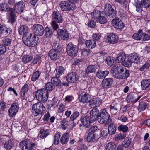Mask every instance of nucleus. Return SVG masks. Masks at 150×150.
<instances>
[{
    "label": "nucleus",
    "instance_id": "f257e3e1",
    "mask_svg": "<svg viewBox=\"0 0 150 150\" xmlns=\"http://www.w3.org/2000/svg\"><path fill=\"white\" fill-rule=\"evenodd\" d=\"M110 72L114 76L120 79H124L128 77L129 73L128 70L121 66H114Z\"/></svg>",
    "mask_w": 150,
    "mask_h": 150
},
{
    "label": "nucleus",
    "instance_id": "f03ea898",
    "mask_svg": "<svg viewBox=\"0 0 150 150\" xmlns=\"http://www.w3.org/2000/svg\"><path fill=\"white\" fill-rule=\"evenodd\" d=\"M24 44L28 47H34L37 45L38 38L34 34L30 33L26 36H23V38Z\"/></svg>",
    "mask_w": 150,
    "mask_h": 150
},
{
    "label": "nucleus",
    "instance_id": "7ed1b4c3",
    "mask_svg": "<svg viewBox=\"0 0 150 150\" xmlns=\"http://www.w3.org/2000/svg\"><path fill=\"white\" fill-rule=\"evenodd\" d=\"M97 120L100 123H105L106 125H108L112 122V119L110 118V114L107 112L105 108L102 110Z\"/></svg>",
    "mask_w": 150,
    "mask_h": 150
},
{
    "label": "nucleus",
    "instance_id": "20e7f679",
    "mask_svg": "<svg viewBox=\"0 0 150 150\" xmlns=\"http://www.w3.org/2000/svg\"><path fill=\"white\" fill-rule=\"evenodd\" d=\"M52 26L53 30H56L58 28V24L56 23H61L63 21V19L61 14L58 11H54L52 14Z\"/></svg>",
    "mask_w": 150,
    "mask_h": 150
},
{
    "label": "nucleus",
    "instance_id": "39448f33",
    "mask_svg": "<svg viewBox=\"0 0 150 150\" xmlns=\"http://www.w3.org/2000/svg\"><path fill=\"white\" fill-rule=\"evenodd\" d=\"M128 59L123 64L124 66L129 67L132 66V63L138 64L140 62V58L137 54L135 53L130 54L128 57Z\"/></svg>",
    "mask_w": 150,
    "mask_h": 150
},
{
    "label": "nucleus",
    "instance_id": "423d86ee",
    "mask_svg": "<svg viewBox=\"0 0 150 150\" xmlns=\"http://www.w3.org/2000/svg\"><path fill=\"white\" fill-rule=\"evenodd\" d=\"M35 97L40 102H45L48 99L49 95L48 92L43 88L38 90L35 92Z\"/></svg>",
    "mask_w": 150,
    "mask_h": 150
},
{
    "label": "nucleus",
    "instance_id": "0eeeda50",
    "mask_svg": "<svg viewBox=\"0 0 150 150\" xmlns=\"http://www.w3.org/2000/svg\"><path fill=\"white\" fill-rule=\"evenodd\" d=\"M104 12L98 11H96L91 13L92 18L96 20L97 22L101 24L105 23L107 21V19L105 16Z\"/></svg>",
    "mask_w": 150,
    "mask_h": 150
},
{
    "label": "nucleus",
    "instance_id": "6e6552de",
    "mask_svg": "<svg viewBox=\"0 0 150 150\" xmlns=\"http://www.w3.org/2000/svg\"><path fill=\"white\" fill-rule=\"evenodd\" d=\"M45 109V107L42 103L40 102H38L32 106V113L36 116L40 114L42 115Z\"/></svg>",
    "mask_w": 150,
    "mask_h": 150
},
{
    "label": "nucleus",
    "instance_id": "1a4fd4ad",
    "mask_svg": "<svg viewBox=\"0 0 150 150\" xmlns=\"http://www.w3.org/2000/svg\"><path fill=\"white\" fill-rule=\"evenodd\" d=\"M19 145L20 148L22 150H33L36 144L28 140L25 139L21 142Z\"/></svg>",
    "mask_w": 150,
    "mask_h": 150
},
{
    "label": "nucleus",
    "instance_id": "9d476101",
    "mask_svg": "<svg viewBox=\"0 0 150 150\" xmlns=\"http://www.w3.org/2000/svg\"><path fill=\"white\" fill-rule=\"evenodd\" d=\"M149 0H142L141 1H137L136 2L135 6L136 11L139 12L142 11L143 8H148L150 6Z\"/></svg>",
    "mask_w": 150,
    "mask_h": 150
},
{
    "label": "nucleus",
    "instance_id": "9b49d317",
    "mask_svg": "<svg viewBox=\"0 0 150 150\" xmlns=\"http://www.w3.org/2000/svg\"><path fill=\"white\" fill-rule=\"evenodd\" d=\"M78 48L76 45L71 43L68 44L67 47V54L72 57H75L78 52Z\"/></svg>",
    "mask_w": 150,
    "mask_h": 150
},
{
    "label": "nucleus",
    "instance_id": "f8f14e48",
    "mask_svg": "<svg viewBox=\"0 0 150 150\" xmlns=\"http://www.w3.org/2000/svg\"><path fill=\"white\" fill-rule=\"evenodd\" d=\"M104 10L106 15L110 18H112L115 17L117 14L116 11L112 8V6L109 4H106L105 5Z\"/></svg>",
    "mask_w": 150,
    "mask_h": 150
},
{
    "label": "nucleus",
    "instance_id": "ddd939ff",
    "mask_svg": "<svg viewBox=\"0 0 150 150\" xmlns=\"http://www.w3.org/2000/svg\"><path fill=\"white\" fill-rule=\"evenodd\" d=\"M25 8V4L23 1H21L15 4L14 6L12 8V11L18 13H21L23 11Z\"/></svg>",
    "mask_w": 150,
    "mask_h": 150
},
{
    "label": "nucleus",
    "instance_id": "4468645a",
    "mask_svg": "<svg viewBox=\"0 0 150 150\" xmlns=\"http://www.w3.org/2000/svg\"><path fill=\"white\" fill-rule=\"evenodd\" d=\"M33 31L35 35L41 36L43 35L45 30L42 26L40 24H36L33 26Z\"/></svg>",
    "mask_w": 150,
    "mask_h": 150
},
{
    "label": "nucleus",
    "instance_id": "2eb2a0df",
    "mask_svg": "<svg viewBox=\"0 0 150 150\" xmlns=\"http://www.w3.org/2000/svg\"><path fill=\"white\" fill-rule=\"evenodd\" d=\"M19 109L18 103L15 102L11 105L8 110L9 115L10 117L15 116Z\"/></svg>",
    "mask_w": 150,
    "mask_h": 150
},
{
    "label": "nucleus",
    "instance_id": "dca6fc26",
    "mask_svg": "<svg viewBox=\"0 0 150 150\" xmlns=\"http://www.w3.org/2000/svg\"><path fill=\"white\" fill-rule=\"evenodd\" d=\"M57 35L58 38L61 40H67L69 38V34L65 29H59L57 30Z\"/></svg>",
    "mask_w": 150,
    "mask_h": 150
},
{
    "label": "nucleus",
    "instance_id": "f3484780",
    "mask_svg": "<svg viewBox=\"0 0 150 150\" xmlns=\"http://www.w3.org/2000/svg\"><path fill=\"white\" fill-rule=\"evenodd\" d=\"M106 41L109 43L114 44L116 43L118 38L117 35L113 33L108 35L105 38Z\"/></svg>",
    "mask_w": 150,
    "mask_h": 150
},
{
    "label": "nucleus",
    "instance_id": "a211bd4d",
    "mask_svg": "<svg viewBox=\"0 0 150 150\" xmlns=\"http://www.w3.org/2000/svg\"><path fill=\"white\" fill-rule=\"evenodd\" d=\"M112 23L114 27L118 29H121L124 27L122 21L120 19L115 18L112 21Z\"/></svg>",
    "mask_w": 150,
    "mask_h": 150
},
{
    "label": "nucleus",
    "instance_id": "6ab92c4d",
    "mask_svg": "<svg viewBox=\"0 0 150 150\" xmlns=\"http://www.w3.org/2000/svg\"><path fill=\"white\" fill-rule=\"evenodd\" d=\"M77 74L75 72L69 73L67 75L66 80L70 83H74L76 82L78 78Z\"/></svg>",
    "mask_w": 150,
    "mask_h": 150
},
{
    "label": "nucleus",
    "instance_id": "aec40b11",
    "mask_svg": "<svg viewBox=\"0 0 150 150\" xmlns=\"http://www.w3.org/2000/svg\"><path fill=\"white\" fill-rule=\"evenodd\" d=\"M90 96L87 93L81 92L80 93L79 99V101L83 103L88 102L90 100Z\"/></svg>",
    "mask_w": 150,
    "mask_h": 150
},
{
    "label": "nucleus",
    "instance_id": "412c9836",
    "mask_svg": "<svg viewBox=\"0 0 150 150\" xmlns=\"http://www.w3.org/2000/svg\"><path fill=\"white\" fill-rule=\"evenodd\" d=\"M90 116L89 117L91 119V121L93 122L95 121L97 119H98L99 115V112L98 109L95 108L93 109L90 112Z\"/></svg>",
    "mask_w": 150,
    "mask_h": 150
},
{
    "label": "nucleus",
    "instance_id": "4be33fe9",
    "mask_svg": "<svg viewBox=\"0 0 150 150\" xmlns=\"http://www.w3.org/2000/svg\"><path fill=\"white\" fill-rule=\"evenodd\" d=\"M80 120L83 125L86 128L90 127L91 124L93 122L91 121V119L89 116H87L81 117Z\"/></svg>",
    "mask_w": 150,
    "mask_h": 150
},
{
    "label": "nucleus",
    "instance_id": "5701e85b",
    "mask_svg": "<svg viewBox=\"0 0 150 150\" xmlns=\"http://www.w3.org/2000/svg\"><path fill=\"white\" fill-rule=\"evenodd\" d=\"M113 82L112 79L111 78H107L104 79L102 82V85L103 87L105 88H110Z\"/></svg>",
    "mask_w": 150,
    "mask_h": 150
},
{
    "label": "nucleus",
    "instance_id": "b1692460",
    "mask_svg": "<svg viewBox=\"0 0 150 150\" xmlns=\"http://www.w3.org/2000/svg\"><path fill=\"white\" fill-rule=\"evenodd\" d=\"M59 54L57 50L53 49L49 52L48 55L52 60H55L58 59Z\"/></svg>",
    "mask_w": 150,
    "mask_h": 150
},
{
    "label": "nucleus",
    "instance_id": "393cba45",
    "mask_svg": "<svg viewBox=\"0 0 150 150\" xmlns=\"http://www.w3.org/2000/svg\"><path fill=\"white\" fill-rule=\"evenodd\" d=\"M19 34L23 35V36H26L29 35L30 33L28 32V27L25 25H22L18 30Z\"/></svg>",
    "mask_w": 150,
    "mask_h": 150
},
{
    "label": "nucleus",
    "instance_id": "a878e982",
    "mask_svg": "<svg viewBox=\"0 0 150 150\" xmlns=\"http://www.w3.org/2000/svg\"><path fill=\"white\" fill-rule=\"evenodd\" d=\"M141 96H138L136 94H131L128 96L127 99L129 102L136 103L141 98Z\"/></svg>",
    "mask_w": 150,
    "mask_h": 150
},
{
    "label": "nucleus",
    "instance_id": "bb28decb",
    "mask_svg": "<svg viewBox=\"0 0 150 150\" xmlns=\"http://www.w3.org/2000/svg\"><path fill=\"white\" fill-rule=\"evenodd\" d=\"M59 6L61 9L64 11H69L72 9L70 4L65 1H62L59 4Z\"/></svg>",
    "mask_w": 150,
    "mask_h": 150
},
{
    "label": "nucleus",
    "instance_id": "cd10ccee",
    "mask_svg": "<svg viewBox=\"0 0 150 150\" xmlns=\"http://www.w3.org/2000/svg\"><path fill=\"white\" fill-rule=\"evenodd\" d=\"M88 102H89V106L91 108L97 107L100 103V99L98 98H93L90 100Z\"/></svg>",
    "mask_w": 150,
    "mask_h": 150
},
{
    "label": "nucleus",
    "instance_id": "c85d7f7f",
    "mask_svg": "<svg viewBox=\"0 0 150 150\" xmlns=\"http://www.w3.org/2000/svg\"><path fill=\"white\" fill-rule=\"evenodd\" d=\"M109 71L108 70L103 71H98L96 73V76L100 79H104L109 74Z\"/></svg>",
    "mask_w": 150,
    "mask_h": 150
},
{
    "label": "nucleus",
    "instance_id": "c756f323",
    "mask_svg": "<svg viewBox=\"0 0 150 150\" xmlns=\"http://www.w3.org/2000/svg\"><path fill=\"white\" fill-rule=\"evenodd\" d=\"M2 34L5 35H9L11 32V30L9 28H7L4 25H0V31Z\"/></svg>",
    "mask_w": 150,
    "mask_h": 150
},
{
    "label": "nucleus",
    "instance_id": "7c9ffc66",
    "mask_svg": "<svg viewBox=\"0 0 150 150\" xmlns=\"http://www.w3.org/2000/svg\"><path fill=\"white\" fill-rule=\"evenodd\" d=\"M97 69V68H96L95 65H88L86 69L85 76H87L89 74L95 72Z\"/></svg>",
    "mask_w": 150,
    "mask_h": 150
},
{
    "label": "nucleus",
    "instance_id": "2f4dec72",
    "mask_svg": "<svg viewBox=\"0 0 150 150\" xmlns=\"http://www.w3.org/2000/svg\"><path fill=\"white\" fill-rule=\"evenodd\" d=\"M150 86V79H145L141 82V86L143 90L148 89Z\"/></svg>",
    "mask_w": 150,
    "mask_h": 150
},
{
    "label": "nucleus",
    "instance_id": "473e14b6",
    "mask_svg": "<svg viewBox=\"0 0 150 150\" xmlns=\"http://www.w3.org/2000/svg\"><path fill=\"white\" fill-rule=\"evenodd\" d=\"M86 140L88 142H96L98 141V139L95 137V134L88 133L87 136L85 138Z\"/></svg>",
    "mask_w": 150,
    "mask_h": 150
},
{
    "label": "nucleus",
    "instance_id": "72a5a7b5",
    "mask_svg": "<svg viewBox=\"0 0 150 150\" xmlns=\"http://www.w3.org/2000/svg\"><path fill=\"white\" fill-rule=\"evenodd\" d=\"M12 10L11 7H10L6 3H2L0 4V10L2 11H8Z\"/></svg>",
    "mask_w": 150,
    "mask_h": 150
},
{
    "label": "nucleus",
    "instance_id": "f704fd0d",
    "mask_svg": "<svg viewBox=\"0 0 150 150\" xmlns=\"http://www.w3.org/2000/svg\"><path fill=\"white\" fill-rule=\"evenodd\" d=\"M14 144L13 141L11 140H9L5 143L4 147L6 150H9L13 148Z\"/></svg>",
    "mask_w": 150,
    "mask_h": 150
},
{
    "label": "nucleus",
    "instance_id": "c9c22d12",
    "mask_svg": "<svg viewBox=\"0 0 150 150\" xmlns=\"http://www.w3.org/2000/svg\"><path fill=\"white\" fill-rule=\"evenodd\" d=\"M110 124L108 128V132L109 134L112 135L115 133L116 128L114 124L112 122Z\"/></svg>",
    "mask_w": 150,
    "mask_h": 150
},
{
    "label": "nucleus",
    "instance_id": "e433bc0d",
    "mask_svg": "<svg viewBox=\"0 0 150 150\" xmlns=\"http://www.w3.org/2000/svg\"><path fill=\"white\" fill-rule=\"evenodd\" d=\"M85 43L86 46L89 48H93L96 45V42L93 40H87L86 41Z\"/></svg>",
    "mask_w": 150,
    "mask_h": 150
},
{
    "label": "nucleus",
    "instance_id": "4c0bfd02",
    "mask_svg": "<svg viewBox=\"0 0 150 150\" xmlns=\"http://www.w3.org/2000/svg\"><path fill=\"white\" fill-rule=\"evenodd\" d=\"M69 135L67 133L64 134L60 138V142L62 144H67L69 141Z\"/></svg>",
    "mask_w": 150,
    "mask_h": 150
},
{
    "label": "nucleus",
    "instance_id": "58836bf2",
    "mask_svg": "<svg viewBox=\"0 0 150 150\" xmlns=\"http://www.w3.org/2000/svg\"><path fill=\"white\" fill-rule=\"evenodd\" d=\"M65 69L62 66H59L56 69V76L57 77H59L60 76L64 73Z\"/></svg>",
    "mask_w": 150,
    "mask_h": 150
},
{
    "label": "nucleus",
    "instance_id": "ea45409f",
    "mask_svg": "<svg viewBox=\"0 0 150 150\" xmlns=\"http://www.w3.org/2000/svg\"><path fill=\"white\" fill-rule=\"evenodd\" d=\"M126 57V55L124 53H120L118 54L116 60H117L118 62H122V64L124 65L123 64Z\"/></svg>",
    "mask_w": 150,
    "mask_h": 150
},
{
    "label": "nucleus",
    "instance_id": "a19ab883",
    "mask_svg": "<svg viewBox=\"0 0 150 150\" xmlns=\"http://www.w3.org/2000/svg\"><path fill=\"white\" fill-rule=\"evenodd\" d=\"M117 146L114 142H110L108 143L106 146V150H116Z\"/></svg>",
    "mask_w": 150,
    "mask_h": 150
},
{
    "label": "nucleus",
    "instance_id": "79ce46f5",
    "mask_svg": "<svg viewBox=\"0 0 150 150\" xmlns=\"http://www.w3.org/2000/svg\"><path fill=\"white\" fill-rule=\"evenodd\" d=\"M60 128L63 130H66L68 126V122L64 118L60 122Z\"/></svg>",
    "mask_w": 150,
    "mask_h": 150
},
{
    "label": "nucleus",
    "instance_id": "37998d69",
    "mask_svg": "<svg viewBox=\"0 0 150 150\" xmlns=\"http://www.w3.org/2000/svg\"><path fill=\"white\" fill-rule=\"evenodd\" d=\"M59 77H53L51 79V81L56 86L59 87L61 85V82L60 80L59 79Z\"/></svg>",
    "mask_w": 150,
    "mask_h": 150
},
{
    "label": "nucleus",
    "instance_id": "c03bdc74",
    "mask_svg": "<svg viewBox=\"0 0 150 150\" xmlns=\"http://www.w3.org/2000/svg\"><path fill=\"white\" fill-rule=\"evenodd\" d=\"M49 130H44L43 129H42L40 130V133L39 134L40 138H43L45 137L49 134Z\"/></svg>",
    "mask_w": 150,
    "mask_h": 150
},
{
    "label": "nucleus",
    "instance_id": "a18cd8bd",
    "mask_svg": "<svg viewBox=\"0 0 150 150\" xmlns=\"http://www.w3.org/2000/svg\"><path fill=\"white\" fill-rule=\"evenodd\" d=\"M147 106L146 103L144 101H141L139 103L138 110L140 112L144 111L146 109Z\"/></svg>",
    "mask_w": 150,
    "mask_h": 150
},
{
    "label": "nucleus",
    "instance_id": "49530a36",
    "mask_svg": "<svg viewBox=\"0 0 150 150\" xmlns=\"http://www.w3.org/2000/svg\"><path fill=\"white\" fill-rule=\"evenodd\" d=\"M45 90L47 91H52L54 88V84L52 82H48L45 85Z\"/></svg>",
    "mask_w": 150,
    "mask_h": 150
},
{
    "label": "nucleus",
    "instance_id": "de8ad7c7",
    "mask_svg": "<svg viewBox=\"0 0 150 150\" xmlns=\"http://www.w3.org/2000/svg\"><path fill=\"white\" fill-rule=\"evenodd\" d=\"M115 61V60L114 59L113 57H108L106 59V61L107 64L110 67L114 64Z\"/></svg>",
    "mask_w": 150,
    "mask_h": 150
},
{
    "label": "nucleus",
    "instance_id": "09e8293b",
    "mask_svg": "<svg viewBox=\"0 0 150 150\" xmlns=\"http://www.w3.org/2000/svg\"><path fill=\"white\" fill-rule=\"evenodd\" d=\"M53 33L52 30L47 27L45 28V35L47 37H49L52 35Z\"/></svg>",
    "mask_w": 150,
    "mask_h": 150
},
{
    "label": "nucleus",
    "instance_id": "8fccbe9b",
    "mask_svg": "<svg viewBox=\"0 0 150 150\" xmlns=\"http://www.w3.org/2000/svg\"><path fill=\"white\" fill-rule=\"evenodd\" d=\"M131 141V139L126 138L122 144V146L125 148L128 147L130 145Z\"/></svg>",
    "mask_w": 150,
    "mask_h": 150
},
{
    "label": "nucleus",
    "instance_id": "3c124183",
    "mask_svg": "<svg viewBox=\"0 0 150 150\" xmlns=\"http://www.w3.org/2000/svg\"><path fill=\"white\" fill-rule=\"evenodd\" d=\"M28 86L27 84H25L22 88L20 93L21 95L24 97L25 96L26 92L28 91Z\"/></svg>",
    "mask_w": 150,
    "mask_h": 150
},
{
    "label": "nucleus",
    "instance_id": "603ef678",
    "mask_svg": "<svg viewBox=\"0 0 150 150\" xmlns=\"http://www.w3.org/2000/svg\"><path fill=\"white\" fill-rule=\"evenodd\" d=\"M126 136V134L122 133L117 134L115 137V139L116 141H118L120 140H122Z\"/></svg>",
    "mask_w": 150,
    "mask_h": 150
},
{
    "label": "nucleus",
    "instance_id": "864d4df0",
    "mask_svg": "<svg viewBox=\"0 0 150 150\" xmlns=\"http://www.w3.org/2000/svg\"><path fill=\"white\" fill-rule=\"evenodd\" d=\"M32 58L31 56L29 55H25L23 57L22 60L24 63H26L30 62Z\"/></svg>",
    "mask_w": 150,
    "mask_h": 150
},
{
    "label": "nucleus",
    "instance_id": "5fc2aeb1",
    "mask_svg": "<svg viewBox=\"0 0 150 150\" xmlns=\"http://www.w3.org/2000/svg\"><path fill=\"white\" fill-rule=\"evenodd\" d=\"M40 74V73L38 71L34 72L31 77V80L33 81H35L38 78Z\"/></svg>",
    "mask_w": 150,
    "mask_h": 150
},
{
    "label": "nucleus",
    "instance_id": "6e6d98bb",
    "mask_svg": "<svg viewBox=\"0 0 150 150\" xmlns=\"http://www.w3.org/2000/svg\"><path fill=\"white\" fill-rule=\"evenodd\" d=\"M16 20V15L14 12H12L10 14L9 20V22L11 23H14Z\"/></svg>",
    "mask_w": 150,
    "mask_h": 150
},
{
    "label": "nucleus",
    "instance_id": "4d7b16f0",
    "mask_svg": "<svg viewBox=\"0 0 150 150\" xmlns=\"http://www.w3.org/2000/svg\"><path fill=\"white\" fill-rule=\"evenodd\" d=\"M143 33H134L132 37L134 39L136 40H142Z\"/></svg>",
    "mask_w": 150,
    "mask_h": 150
},
{
    "label": "nucleus",
    "instance_id": "13d9d810",
    "mask_svg": "<svg viewBox=\"0 0 150 150\" xmlns=\"http://www.w3.org/2000/svg\"><path fill=\"white\" fill-rule=\"evenodd\" d=\"M79 113L77 111H74L70 117V120L71 121H74L79 116Z\"/></svg>",
    "mask_w": 150,
    "mask_h": 150
},
{
    "label": "nucleus",
    "instance_id": "bf43d9fd",
    "mask_svg": "<svg viewBox=\"0 0 150 150\" xmlns=\"http://www.w3.org/2000/svg\"><path fill=\"white\" fill-rule=\"evenodd\" d=\"M60 134L59 133L55 134L54 136V142L53 144L55 145H57L58 144L59 138L60 137Z\"/></svg>",
    "mask_w": 150,
    "mask_h": 150
},
{
    "label": "nucleus",
    "instance_id": "052dcab7",
    "mask_svg": "<svg viewBox=\"0 0 150 150\" xmlns=\"http://www.w3.org/2000/svg\"><path fill=\"white\" fill-rule=\"evenodd\" d=\"M118 129L119 131H122V133H124L127 132L128 130V128L126 125H120L118 127Z\"/></svg>",
    "mask_w": 150,
    "mask_h": 150
},
{
    "label": "nucleus",
    "instance_id": "680f3d73",
    "mask_svg": "<svg viewBox=\"0 0 150 150\" xmlns=\"http://www.w3.org/2000/svg\"><path fill=\"white\" fill-rule=\"evenodd\" d=\"M6 51V48L3 45H0V55L4 54Z\"/></svg>",
    "mask_w": 150,
    "mask_h": 150
},
{
    "label": "nucleus",
    "instance_id": "e2e57ef3",
    "mask_svg": "<svg viewBox=\"0 0 150 150\" xmlns=\"http://www.w3.org/2000/svg\"><path fill=\"white\" fill-rule=\"evenodd\" d=\"M41 57L38 55H36L34 56L33 59L32 64L34 65L37 63L40 60Z\"/></svg>",
    "mask_w": 150,
    "mask_h": 150
},
{
    "label": "nucleus",
    "instance_id": "0e129e2a",
    "mask_svg": "<svg viewBox=\"0 0 150 150\" xmlns=\"http://www.w3.org/2000/svg\"><path fill=\"white\" fill-rule=\"evenodd\" d=\"M81 53L83 56H87L90 55L91 52L89 50L84 49L82 50Z\"/></svg>",
    "mask_w": 150,
    "mask_h": 150
},
{
    "label": "nucleus",
    "instance_id": "69168bd1",
    "mask_svg": "<svg viewBox=\"0 0 150 150\" xmlns=\"http://www.w3.org/2000/svg\"><path fill=\"white\" fill-rule=\"evenodd\" d=\"M12 40L11 39L9 38H6L3 40V43L4 45L6 46H8L10 45L11 43Z\"/></svg>",
    "mask_w": 150,
    "mask_h": 150
},
{
    "label": "nucleus",
    "instance_id": "338daca9",
    "mask_svg": "<svg viewBox=\"0 0 150 150\" xmlns=\"http://www.w3.org/2000/svg\"><path fill=\"white\" fill-rule=\"evenodd\" d=\"M149 66V64L148 63H146L140 68L139 70L141 71H144L148 69Z\"/></svg>",
    "mask_w": 150,
    "mask_h": 150
},
{
    "label": "nucleus",
    "instance_id": "774afa93",
    "mask_svg": "<svg viewBox=\"0 0 150 150\" xmlns=\"http://www.w3.org/2000/svg\"><path fill=\"white\" fill-rule=\"evenodd\" d=\"M142 41H147L150 39V35L144 33H143Z\"/></svg>",
    "mask_w": 150,
    "mask_h": 150
}]
</instances>
